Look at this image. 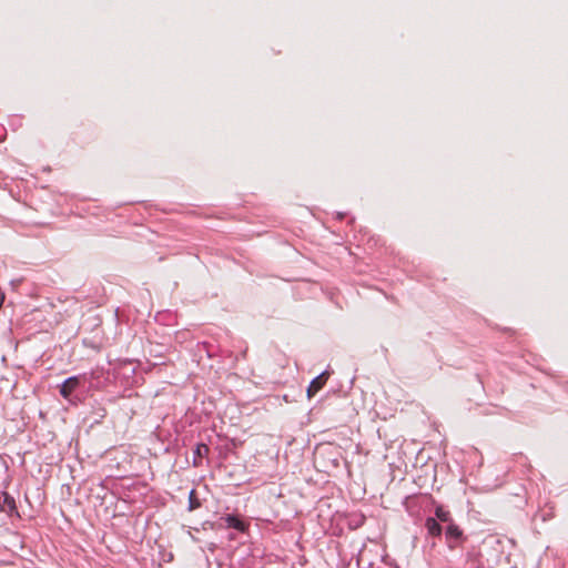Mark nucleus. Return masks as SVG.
<instances>
[{"label": "nucleus", "mask_w": 568, "mask_h": 568, "mask_svg": "<svg viewBox=\"0 0 568 568\" xmlns=\"http://www.w3.org/2000/svg\"><path fill=\"white\" fill-rule=\"evenodd\" d=\"M327 379H328V373H326V372H324L321 375H318L317 377H315L311 382V384L307 388L308 398H312L313 396H315L324 387Z\"/></svg>", "instance_id": "1"}, {"label": "nucleus", "mask_w": 568, "mask_h": 568, "mask_svg": "<svg viewBox=\"0 0 568 568\" xmlns=\"http://www.w3.org/2000/svg\"><path fill=\"white\" fill-rule=\"evenodd\" d=\"M80 377L72 376L63 382L60 387V394L63 398H69L70 395L79 387Z\"/></svg>", "instance_id": "2"}, {"label": "nucleus", "mask_w": 568, "mask_h": 568, "mask_svg": "<svg viewBox=\"0 0 568 568\" xmlns=\"http://www.w3.org/2000/svg\"><path fill=\"white\" fill-rule=\"evenodd\" d=\"M463 536L462 529L454 523H450L446 529V539L449 548L455 547V541H458Z\"/></svg>", "instance_id": "3"}, {"label": "nucleus", "mask_w": 568, "mask_h": 568, "mask_svg": "<svg viewBox=\"0 0 568 568\" xmlns=\"http://www.w3.org/2000/svg\"><path fill=\"white\" fill-rule=\"evenodd\" d=\"M225 523L229 528H234L241 532L246 531L248 528V525L246 523H244L243 520H241L240 518H237L234 515H227L225 517Z\"/></svg>", "instance_id": "4"}, {"label": "nucleus", "mask_w": 568, "mask_h": 568, "mask_svg": "<svg viewBox=\"0 0 568 568\" xmlns=\"http://www.w3.org/2000/svg\"><path fill=\"white\" fill-rule=\"evenodd\" d=\"M425 527L428 534L433 537H439L442 535V526L435 518H427L425 523Z\"/></svg>", "instance_id": "5"}, {"label": "nucleus", "mask_w": 568, "mask_h": 568, "mask_svg": "<svg viewBox=\"0 0 568 568\" xmlns=\"http://www.w3.org/2000/svg\"><path fill=\"white\" fill-rule=\"evenodd\" d=\"M435 515L438 520L442 523H452L450 513L446 509H444L442 506H438L435 510Z\"/></svg>", "instance_id": "6"}, {"label": "nucleus", "mask_w": 568, "mask_h": 568, "mask_svg": "<svg viewBox=\"0 0 568 568\" xmlns=\"http://www.w3.org/2000/svg\"><path fill=\"white\" fill-rule=\"evenodd\" d=\"M201 506L197 497H196V493L195 490H191L190 495H189V510H194L196 508H199Z\"/></svg>", "instance_id": "7"}, {"label": "nucleus", "mask_w": 568, "mask_h": 568, "mask_svg": "<svg viewBox=\"0 0 568 568\" xmlns=\"http://www.w3.org/2000/svg\"><path fill=\"white\" fill-rule=\"evenodd\" d=\"M202 448H203L204 450H207V449H209L206 445H201V446L199 447V449H197V450L200 452V449H202Z\"/></svg>", "instance_id": "8"}]
</instances>
